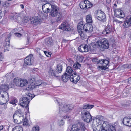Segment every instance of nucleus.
Returning <instances> with one entry per match:
<instances>
[{
  "label": "nucleus",
  "instance_id": "f257e3e1",
  "mask_svg": "<svg viewBox=\"0 0 131 131\" xmlns=\"http://www.w3.org/2000/svg\"><path fill=\"white\" fill-rule=\"evenodd\" d=\"M43 11L46 14L50 13V15L52 17L56 16L58 13L59 7L55 5L46 4L42 6Z\"/></svg>",
  "mask_w": 131,
  "mask_h": 131
},
{
  "label": "nucleus",
  "instance_id": "f03ea898",
  "mask_svg": "<svg viewBox=\"0 0 131 131\" xmlns=\"http://www.w3.org/2000/svg\"><path fill=\"white\" fill-rule=\"evenodd\" d=\"M9 89L8 85L5 84L0 85V95H1L2 97L6 99V101L8 100L9 97L8 93L4 91H7Z\"/></svg>",
  "mask_w": 131,
  "mask_h": 131
},
{
  "label": "nucleus",
  "instance_id": "7ed1b4c3",
  "mask_svg": "<svg viewBox=\"0 0 131 131\" xmlns=\"http://www.w3.org/2000/svg\"><path fill=\"white\" fill-rule=\"evenodd\" d=\"M95 45L97 47H100L105 49H107L109 47V43L108 40L105 38L102 39L101 40L97 41Z\"/></svg>",
  "mask_w": 131,
  "mask_h": 131
},
{
  "label": "nucleus",
  "instance_id": "20e7f679",
  "mask_svg": "<svg viewBox=\"0 0 131 131\" xmlns=\"http://www.w3.org/2000/svg\"><path fill=\"white\" fill-rule=\"evenodd\" d=\"M14 81L16 86L21 87L27 85L28 83V81L27 80L18 78H15Z\"/></svg>",
  "mask_w": 131,
  "mask_h": 131
},
{
  "label": "nucleus",
  "instance_id": "39448f33",
  "mask_svg": "<svg viewBox=\"0 0 131 131\" xmlns=\"http://www.w3.org/2000/svg\"><path fill=\"white\" fill-rule=\"evenodd\" d=\"M96 17L97 19L103 22H105L106 20L105 15L101 10H99L95 13Z\"/></svg>",
  "mask_w": 131,
  "mask_h": 131
},
{
  "label": "nucleus",
  "instance_id": "423d86ee",
  "mask_svg": "<svg viewBox=\"0 0 131 131\" xmlns=\"http://www.w3.org/2000/svg\"><path fill=\"white\" fill-rule=\"evenodd\" d=\"M81 115L85 122L89 123L92 121V117L89 112L87 111H82Z\"/></svg>",
  "mask_w": 131,
  "mask_h": 131
},
{
  "label": "nucleus",
  "instance_id": "0eeeda50",
  "mask_svg": "<svg viewBox=\"0 0 131 131\" xmlns=\"http://www.w3.org/2000/svg\"><path fill=\"white\" fill-rule=\"evenodd\" d=\"M73 108L71 104L63 105L61 104L59 106L60 111H62L64 113L67 112L69 110H72Z\"/></svg>",
  "mask_w": 131,
  "mask_h": 131
},
{
  "label": "nucleus",
  "instance_id": "6e6552de",
  "mask_svg": "<svg viewBox=\"0 0 131 131\" xmlns=\"http://www.w3.org/2000/svg\"><path fill=\"white\" fill-rule=\"evenodd\" d=\"M105 123H104L102 126L101 125V127H100L101 131H116V127L114 126H113L106 125L104 126Z\"/></svg>",
  "mask_w": 131,
  "mask_h": 131
},
{
  "label": "nucleus",
  "instance_id": "1a4fd4ad",
  "mask_svg": "<svg viewBox=\"0 0 131 131\" xmlns=\"http://www.w3.org/2000/svg\"><path fill=\"white\" fill-rule=\"evenodd\" d=\"M33 59L34 57H33V55L32 54H29L25 59L24 66L26 65H31L33 63Z\"/></svg>",
  "mask_w": 131,
  "mask_h": 131
},
{
  "label": "nucleus",
  "instance_id": "9d476101",
  "mask_svg": "<svg viewBox=\"0 0 131 131\" xmlns=\"http://www.w3.org/2000/svg\"><path fill=\"white\" fill-rule=\"evenodd\" d=\"M30 101L28 97H24L20 99V103L22 106L27 107L29 105Z\"/></svg>",
  "mask_w": 131,
  "mask_h": 131
},
{
  "label": "nucleus",
  "instance_id": "9b49d317",
  "mask_svg": "<svg viewBox=\"0 0 131 131\" xmlns=\"http://www.w3.org/2000/svg\"><path fill=\"white\" fill-rule=\"evenodd\" d=\"M114 12V15L116 17L122 18L125 17V15L123 12L120 9H115Z\"/></svg>",
  "mask_w": 131,
  "mask_h": 131
},
{
  "label": "nucleus",
  "instance_id": "f8f14e48",
  "mask_svg": "<svg viewBox=\"0 0 131 131\" xmlns=\"http://www.w3.org/2000/svg\"><path fill=\"white\" fill-rule=\"evenodd\" d=\"M70 77V80L71 82L74 84L77 83L80 79L78 74H72Z\"/></svg>",
  "mask_w": 131,
  "mask_h": 131
},
{
  "label": "nucleus",
  "instance_id": "ddd939ff",
  "mask_svg": "<svg viewBox=\"0 0 131 131\" xmlns=\"http://www.w3.org/2000/svg\"><path fill=\"white\" fill-rule=\"evenodd\" d=\"M112 31H113V29L112 25L110 24H108L105 27V29L103 32V34L104 35L108 34Z\"/></svg>",
  "mask_w": 131,
  "mask_h": 131
},
{
  "label": "nucleus",
  "instance_id": "4468645a",
  "mask_svg": "<svg viewBox=\"0 0 131 131\" xmlns=\"http://www.w3.org/2000/svg\"><path fill=\"white\" fill-rule=\"evenodd\" d=\"M89 46L87 45H81L78 47V49L79 51L80 52H86L88 51Z\"/></svg>",
  "mask_w": 131,
  "mask_h": 131
},
{
  "label": "nucleus",
  "instance_id": "2eb2a0df",
  "mask_svg": "<svg viewBox=\"0 0 131 131\" xmlns=\"http://www.w3.org/2000/svg\"><path fill=\"white\" fill-rule=\"evenodd\" d=\"M109 61L106 59L100 60L99 61L98 63L101 64L104 67V70L107 68V66L109 63Z\"/></svg>",
  "mask_w": 131,
  "mask_h": 131
},
{
  "label": "nucleus",
  "instance_id": "dca6fc26",
  "mask_svg": "<svg viewBox=\"0 0 131 131\" xmlns=\"http://www.w3.org/2000/svg\"><path fill=\"white\" fill-rule=\"evenodd\" d=\"M23 112L22 111L21 109H19L16 111L14 112L13 115L14 117L15 116L19 118H23Z\"/></svg>",
  "mask_w": 131,
  "mask_h": 131
},
{
  "label": "nucleus",
  "instance_id": "f3484780",
  "mask_svg": "<svg viewBox=\"0 0 131 131\" xmlns=\"http://www.w3.org/2000/svg\"><path fill=\"white\" fill-rule=\"evenodd\" d=\"M69 26L68 24L64 22L59 26V28L61 29H64L66 30L69 31L70 29Z\"/></svg>",
  "mask_w": 131,
  "mask_h": 131
},
{
  "label": "nucleus",
  "instance_id": "a211bd4d",
  "mask_svg": "<svg viewBox=\"0 0 131 131\" xmlns=\"http://www.w3.org/2000/svg\"><path fill=\"white\" fill-rule=\"evenodd\" d=\"M30 22L31 24H35L36 25L39 24L40 23L39 18L38 16L31 17Z\"/></svg>",
  "mask_w": 131,
  "mask_h": 131
},
{
  "label": "nucleus",
  "instance_id": "6ab92c4d",
  "mask_svg": "<svg viewBox=\"0 0 131 131\" xmlns=\"http://www.w3.org/2000/svg\"><path fill=\"white\" fill-rule=\"evenodd\" d=\"M84 27L85 28L84 30L85 31L91 32L93 30V26L91 25L90 24H85Z\"/></svg>",
  "mask_w": 131,
  "mask_h": 131
},
{
  "label": "nucleus",
  "instance_id": "aec40b11",
  "mask_svg": "<svg viewBox=\"0 0 131 131\" xmlns=\"http://www.w3.org/2000/svg\"><path fill=\"white\" fill-rule=\"evenodd\" d=\"M74 125H76L78 127L79 131H84L86 129L84 123H80L78 124H75Z\"/></svg>",
  "mask_w": 131,
  "mask_h": 131
},
{
  "label": "nucleus",
  "instance_id": "412c9836",
  "mask_svg": "<svg viewBox=\"0 0 131 131\" xmlns=\"http://www.w3.org/2000/svg\"><path fill=\"white\" fill-rule=\"evenodd\" d=\"M83 23L82 21L80 22L77 26V30L78 31H81L84 30L85 28L84 25H83Z\"/></svg>",
  "mask_w": 131,
  "mask_h": 131
},
{
  "label": "nucleus",
  "instance_id": "4be33fe9",
  "mask_svg": "<svg viewBox=\"0 0 131 131\" xmlns=\"http://www.w3.org/2000/svg\"><path fill=\"white\" fill-rule=\"evenodd\" d=\"M68 74H63L62 77V81L65 83L66 82L68 81L70 79V75H68Z\"/></svg>",
  "mask_w": 131,
  "mask_h": 131
},
{
  "label": "nucleus",
  "instance_id": "5701e85b",
  "mask_svg": "<svg viewBox=\"0 0 131 131\" xmlns=\"http://www.w3.org/2000/svg\"><path fill=\"white\" fill-rule=\"evenodd\" d=\"M13 121L15 123L17 124L21 123V118H19L15 116L14 117V115H13Z\"/></svg>",
  "mask_w": 131,
  "mask_h": 131
},
{
  "label": "nucleus",
  "instance_id": "b1692460",
  "mask_svg": "<svg viewBox=\"0 0 131 131\" xmlns=\"http://www.w3.org/2000/svg\"><path fill=\"white\" fill-rule=\"evenodd\" d=\"M45 44L48 46H51L52 45V40L50 38L46 39L45 41Z\"/></svg>",
  "mask_w": 131,
  "mask_h": 131
},
{
  "label": "nucleus",
  "instance_id": "393cba45",
  "mask_svg": "<svg viewBox=\"0 0 131 131\" xmlns=\"http://www.w3.org/2000/svg\"><path fill=\"white\" fill-rule=\"evenodd\" d=\"M93 107L94 105H90L89 104H85L83 106V110H82V111H87L86 110H85L91 109Z\"/></svg>",
  "mask_w": 131,
  "mask_h": 131
},
{
  "label": "nucleus",
  "instance_id": "a878e982",
  "mask_svg": "<svg viewBox=\"0 0 131 131\" xmlns=\"http://www.w3.org/2000/svg\"><path fill=\"white\" fill-rule=\"evenodd\" d=\"M42 81L39 80L35 82V85L36 87L37 86H39L40 85H43L45 84L46 83L44 82H42Z\"/></svg>",
  "mask_w": 131,
  "mask_h": 131
},
{
  "label": "nucleus",
  "instance_id": "bb28decb",
  "mask_svg": "<svg viewBox=\"0 0 131 131\" xmlns=\"http://www.w3.org/2000/svg\"><path fill=\"white\" fill-rule=\"evenodd\" d=\"M86 20L87 23H91L92 22L91 16L90 15H88L86 16Z\"/></svg>",
  "mask_w": 131,
  "mask_h": 131
},
{
  "label": "nucleus",
  "instance_id": "cd10ccee",
  "mask_svg": "<svg viewBox=\"0 0 131 131\" xmlns=\"http://www.w3.org/2000/svg\"><path fill=\"white\" fill-rule=\"evenodd\" d=\"M62 66L60 64H58L56 70V72L57 73H61L62 71Z\"/></svg>",
  "mask_w": 131,
  "mask_h": 131
},
{
  "label": "nucleus",
  "instance_id": "c85d7f7f",
  "mask_svg": "<svg viewBox=\"0 0 131 131\" xmlns=\"http://www.w3.org/2000/svg\"><path fill=\"white\" fill-rule=\"evenodd\" d=\"M21 119H22V121L21 122V123H23V124L24 125H28V119L26 117L23 118H21Z\"/></svg>",
  "mask_w": 131,
  "mask_h": 131
},
{
  "label": "nucleus",
  "instance_id": "c756f323",
  "mask_svg": "<svg viewBox=\"0 0 131 131\" xmlns=\"http://www.w3.org/2000/svg\"><path fill=\"white\" fill-rule=\"evenodd\" d=\"M96 122H97L98 121H100L101 122H104V118L103 116L101 115H98L96 117Z\"/></svg>",
  "mask_w": 131,
  "mask_h": 131
},
{
  "label": "nucleus",
  "instance_id": "7c9ffc66",
  "mask_svg": "<svg viewBox=\"0 0 131 131\" xmlns=\"http://www.w3.org/2000/svg\"><path fill=\"white\" fill-rule=\"evenodd\" d=\"M84 1L86 5L87 9L91 8L93 6V4L92 3L89 1L87 0Z\"/></svg>",
  "mask_w": 131,
  "mask_h": 131
},
{
  "label": "nucleus",
  "instance_id": "2f4dec72",
  "mask_svg": "<svg viewBox=\"0 0 131 131\" xmlns=\"http://www.w3.org/2000/svg\"><path fill=\"white\" fill-rule=\"evenodd\" d=\"M130 118H128L126 117H124L123 118V124L127 126L128 122H129Z\"/></svg>",
  "mask_w": 131,
  "mask_h": 131
},
{
  "label": "nucleus",
  "instance_id": "473e14b6",
  "mask_svg": "<svg viewBox=\"0 0 131 131\" xmlns=\"http://www.w3.org/2000/svg\"><path fill=\"white\" fill-rule=\"evenodd\" d=\"M13 131H23V129L21 126H16L13 128Z\"/></svg>",
  "mask_w": 131,
  "mask_h": 131
},
{
  "label": "nucleus",
  "instance_id": "72a5a7b5",
  "mask_svg": "<svg viewBox=\"0 0 131 131\" xmlns=\"http://www.w3.org/2000/svg\"><path fill=\"white\" fill-rule=\"evenodd\" d=\"M83 32V31H78L79 35H80L81 38L82 39H85L86 37V36L84 34Z\"/></svg>",
  "mask_w": 131,
  "mask_h": 131
},
{
  "label": "nucleus",
  "instance_id": "f704fd0d",
  "mask_svg": "<svg viewBox=\"0 0 131 131\" xmlns=\"http://www.w3.org/2000/svg\"><path fill=\"white\" fill-rule=\"evenodd\" d=\"M80 7L81 9H84L85 8H87L86 5L85 1L84 2H81L80 3Z\"/></svg>",
  "mask_w": 131,
  "mask_h": 131
},
{
  "label": "nucleus",
  "instance_id": "c9c22d12",
  "mask_svg": "<svg viewBox=\"0 0 131 131\" xmlns=\"http://www.w3.org/2000/svg\"><path fill=\"white\" fill-rule=\"evenodd\" d=\"M73 71V70L72 68L70 66H68L67 68L66 72L64 74H67V73L71 74L72 73Z\"/></svg>",
  "mask_w": 131,
  "mask_h": 131
},
{
  "label": "nucleus",
  "instance_id": "e433bc0d",
  "mask_svg": "<svg viewBox=\"0 0 131 131\" xmlns=\"http://www.w3.org/2000/svg\"><path fill=\"white\" fill-rule=\"evenodd\" d=\"M123 24L124 27L125 28H127L131 25L129 22L127 21V20H126L125 21L123 22Z\"/></svg>",
  "mask_w": 131,
  "mask_h": 131
},
{
  "label": "nucleus",
  "instance_id": "4c0bfd02",
  "mask_svg": "<svg viewBox=\"0 0 131 131\" xmlns=\"http://www.w3.org/2000/svg\"><path fill=\"white\" fill-rule=\"evenodd\" d=\"M101 127V125H99L97 126H93V131H101L100 127Z\"/></svg>",
  "mask_w": 131,
  "mask_h": 131
},
{
  "label": "nucleus",
  "instance_id": "58836bf2",
  "mask_svg": "<svg viewBox=\"0 0 131 131\" xmlns=\"http://www.w3.org/2000/svg\"><path fill=\"white\" fill-rule=\"evenodd\" d=\"M78 127L76 125H72L70 131H79Z\"/></svg>",
  "mask_w": 131,
  "mask_h": 131
},
{
  "label": "nucleus",
  "instance_id": "ea45409f",
  "mask_svg": "<svg viewBox=\"0 0 131 131\" xmlns=\"http://www.w3.org/2000/svg\"><path fill=\"white\" fill-rule=\"evenodd\" d=\"M81 65L78 62H76L74 63L73 66V67L75 69H79Z\"/></svg>",
  "mask_w": 131,
  "mask_h": 131
},
{
  "label": "nucleus",
  "instance_id": "a19ab883",
  "mask_svg": "<svg viewBox=\"0 0 131 131\" xmlns=\"http://www.w3.org/2000/svg\"><path fill=\"white\" fill-rule=\"evenodd\" d=\"M84 58V57L83 56H79L77 57V61L79 62H82L83 61Z\"/></svg>",
  "mask_w": 131,
  "mask_h": 131
},
{
  "label": "nucleus",
  "instance_id": "79ce46f5",
  "mask_svg": "<svg viewBox=\"0 0 131 131\" xmlns=\"http://www.w3.org/2000/svg\"><path fill=\"white\" fill-rule=\"evenodd\" d=\"M35 78L34 77H31L29 78V81L30 83L31 84L34 83V85H35Z\"/></svg>",
  "mask_w": 131,
  "mask_h": 131
},
{
  "label": "nucleus",
  "instance_id": "37998d69",
  "mask_svg": "<svg viewBox=\"0 0 131 131\" xmlns=\"http://www.w3.org/2000/svg\"><path fill=\"white\" fill-rule=\"evenodd\" d=\"M31 17L29 18L27 17H25L24 19V23H27L29 22V21H30V19Z\"/></svg>",
  "mask_w": 131,
  "mask_h": 131
},
{
  "label": "nucleus",
  "instance_id": "c03bdc74",
  "mask_svg": "<svg viewBox=\"0 0 131 131\" xmlns=\"http://www.w3.org/2000/svg\"><path fill=\"white\" fill-rule=\"evenodd\" d=\"M32 131H39V127L38 126H35L32 128Z\"/></svg>",
  "mask_w": 131,
  "mask_h": 131
},
{
  "label": "nucleus",
  "instance_id": "a18cd8bd",
  "mask_svg": "<svg viewBox=\"0 0 131 131\" xmlns=\"http://www.w3.org/2000/svg\"><path fill=\"white\" fill-rule=\"evenodd\" d=\"M26 94L27 95V96H28L27 97H28L29 99V100L30 99H31V100L34 97H35V96H34L33 97H32V94L29 93H26Z\"/></svg>",
  "mask_w": 131,
  "mask_h": 131
},
{
  "label": "nucleus",
  "instance_id": "49530a36",
  "mask_svg": "<svg viewBox=\"0 0 131 131\" xmlns=\"http://www.w3.org/2000/svg\"><path fill=\"white\" fill-rule=\"evenodd\" d=\"M35 85H34V83L32 84H30V85L29 86L28 88L27 89L32 90L34 88H35Z\"/></svg>",
  "mask_w": 131,
  "mask_h": 131
},
{
  "label": "nucleus",
  "instance_id": "de8ad7c7",
  "mask_svg": "<svg viewBox=\"0 0 131 131\" xmlns=\"http://www.w3.org/2000/svg\"><path fill=\"white\" fill-rule=\"evenodd\" d=\"M131 25V15L127 16L126 19Z\"/></svg>",
  "mask_w": 131,
  "mask_h": 131
},
{
  "label": "nucleus",
  "instance_id": "09e8293b",
  "mask_svg": "<svg viewBox=\"0 0 131 131\" xmlns=\"http://www.w3.org/2000/svg\"><path fill=\"white\" fill-rule=\"evenodd\" d=\"M44 53L45 54L46 56L48 57H50L51 54V53L50 52H48L47 51H45L44 52Z\"/></svg>",
  "mask_w": 131,
  "mask_h": 131
},
{
  "label": "nucleus",
  "instance_id": "8fccbe9b",
  "mask_svg": "<svg viewBox=\"0 0 131 131\" xmlns=\"http://www.w3.org/2000/svg\"><path fill=\"white\" fill-rule=\"evenodd\" d=\"M59 125L61 126H63L64 124V123L63 121V120L62 119L61 121H59Z\"/></svg>",
  "mask_w": 131,
  "mask_h": 131
},
{
  "label": "nucleus",
  "instance_id": "3c124183",
  "mask_svg": "<svg viewBox=\"0 0 131 131\" xmlns=\"http://www.w3.org/2000/svg\"><path fill=\"white\" fill-rule=\"evenodd\" d=\"M38 70V69L37 68H34L31 69V71H32V73H36V72Z\"/></svg>",
  "mask_w": 131,
  "mask_h": 131
},
{
  "label": "nucleus",
  "instance_id": "603ef678",
  "mask_svg": "<svg viewBox=\"0 0 131 131\" xmlns=\"http://www.w3.org/2000/svg\"><path fill=\"white\" fill-rule=\"evenodd\" d=\"M2 5L4 6L7 7L8 5V3H7L6 2H2Z\"/></svg>",
  "mask_w": 131,
  "mask_h": 131
},
{
  "label": "nucleus",
  "instance_id": "864d4df0",
  "mask_svg": "<svg viewBox=\"0 0 131 131\" xmlns=\"http://www.w3.org/2000/svg\"><path fill=\"white\" fill-rule=\"evenodd\" d=\"M52 77H53V78L54 79H59L60 78V77L59 76L57 75L56 74H53L52 75Z\"/></svg>",
  "mask_w": 131,
  "mask_h": 131
},
{
  "label": "nucleus",
  "instance_id": "5fc2aeb1",
  "mask_svg": "<svg viewBox=\"0 0 131 131\" xmlns=\"http://www.w3.org/2000/svg\"><path fill=\"white\" fill-rule=\"evenodd\" d=\"M10 40V36L9 35L6 39V42H9Z\"/></svg>",
  "mask_w": 131,
  "mask_h": 131
},
{
  "label": "nucleus",
  "instance_id": "6e6d98bb",
  "mask_svg": "<svg viewBox=\"0 0 131 131\" xmlns=\"http://www.w3.org/2000/svg\"><path fill=\"white\" fill-rule=\"evenodd\" d=\"M4 56L2 53L0 52V61H2L3 59Z\"/></svg>",
  "mask_w": 131,
  "mask_h": 131
},
{
  "label": "nucleus",
  "instance_id": "4d7b16f0",
  "mask_svg": "<svg viewBox=\"0 0 131 131\" xmlns=\"http://www.w3.org/2000/svg\"><path fill=\"white\" fill-rule=\"evenodd\" d=\"M15 34L16 36L17 37H20L21 36V34L19 33L16 32L15 33Z\"/></svg>",
  "mask_w": 131,
  "mask_h": 131
},
{
  "label": "nucleus",
  "instance_id": "13d9d810",
  "mask_svg": "<svg viewBox=\"0 0 131 131\" xmlns=\"http://www.w3.org/2000/svg\"><path fill=\"white\" fill-rule=\"evenodd\" d=\"M98 68L100 70H102L103 69L104 70V67H103V66H99Z\"/></svg>",
  "mask_w": 131,
  "mask_h": 131
},
{
  "label": "nucleus",
  "instance_id": "bf43d9fd",
  "mask_svg": "<svg viewBox=\"0 0 131 131\" xmlns=\"http://www.w3.org/2000/svg\"><path fill=\"white\" fill-rule=\"evenodd\" d=\"M6 45L5 47H6V48H7L8 47H10V45L9 42H6Z\"/></svg>",
  "mask_w": 131,
  "mask_h": 131
},
{
  "label": "nucleus",
  "instance_id": "052dcab7",
  "mask_svg": "<svg viewBox=\"0 0 131 131\" xmlns=\"http://www.w3.org/2000/svg\"><path fill=\"white\" fill-rule=\"evenodd\" d=\"M125 81L129 83H131V77L129 78L128 80H126Z\"/></svg>",
  "mask_w": 131,
  "mask_h": 131
},
{
  "label": "nucleus",
  "instance_id": "680f3d73",
  "mask_svg": "<svg viewBox=\"0 0 131 131\" xmlns=\"http://www.w3.org/2000/svg\"><path fill=\"white\" fill-rule=\"evenodd\" d=\"M61 20V17L60 16H59L58 17V18L57 19H56V21L58 22H59Z\"/></svg>",
  "mask_w": 131,
  "mask_h": 131
},
{
  "label": "nucleus",
  "instance_id": "e2e57ef3",
  "mask_svg": "<svg viewBox=\"0 0 131 131\" xmlns=\"http://www.w3.org/2000/svg\"><path fill=\"white\" fill-rule=\"evenodd\" d=\"M54 70H53L52 69H50L49 71V73H51V74H54Z\"/></svg>",
  "mask_w": 131,
  "mask_h": 131
},
{
  "label": "nucleus",
  "instance_id": "0e129e2a",
  "mask_svg": "<svg viewBox=\"0 0 131 131\" xmlns=\"http://www.w3.org/2000/svg\"><path fill=\"white\" fill-rule=\"evenodd\" d=\"M127 126H131V118H130V120L129 121V122H128V123L127 124Z\"/></svg>",
  "mask_w": 131,
  "mask_h": 131
},
{
  "label": "nucleus",
  "instance_id": "69168bd1",
  "mask_svg": "<svg viewBox=\"0 0 131 131\" xmlns=\"http://www.w3.org/2000/svg\"><path fill=\"white\" fill-rule=\"evenodd\" d=\"M123 22L121 21L118 20V21L117 22V23H120V26H121V25H123Z\"/></svg>",
  "mask_w": 131,
  "mask_h": 131
},
{
  "label": "nucleus",
  "instance_id": "338daca9",
  "mask_svg": "<svg viewBox=\"0 0 131 131\" xmlns=\"http://www.w3.org/2000/svg\"><path fill=\"white\" fill-rule=\"evenodd\" d=\"M51 0H41V1L42 2H45L48 3L51 2Z\"/></svg>",
  "mask_w": 131,
  "mask_h": 131
},
{
  "label": "nucleus",
  "instance_id": "774afa93",
  "mask_svg": "<svg viewBox=\"0 0 131 131\" xmlns=\"http://www.w3.org/2000/svg\"><path fill=\"white\" fill-rule=\"evenodd\" d=\"M106 3L107 4H109L111 1V0H106Z\"/></svg>",
  "mask_w": 131,
  "mask_h": 131
}]
</instances>
